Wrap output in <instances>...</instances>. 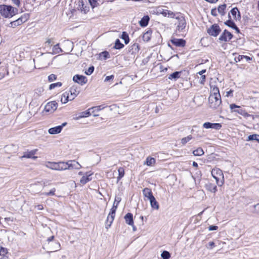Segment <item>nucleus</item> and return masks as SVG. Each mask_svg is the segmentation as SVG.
<instances>
[{
    "mask_svg": "<svg viewBox=\"0 0 259 259\" xmlns=\"http://www.w3.org/2000/svg\"><path fill=\"white\" fill-rule=\"evenodd\" d=\"M22 21L26 22L29 18V15L28 14H24L21 17Z\"/></svg>",
    "mask_w": 259,
    "mask_h": 259,
    "instance_id": "obj_56",
    "label": "nucleus"
},
{
    "mask_svg": "<svg viewBox=\"0 0 259 259\" xmlns=\"http://www.w3.org/2000/svg\"><path fill=\"white\" fill-rule=\"evenodd\" d=\"M218 228V227L215 225H211L208 227V230L209 231H214L217 230Z\"/></svg>",
    "mask_w": 259,
    "mask_h": 259,
    "instance_id": "obj_61",
    "label": "nucleus"
},
{
    "mask_svg": "<svg viewBox=\"0 0 259 259\" xmlns=\"http://www.w3.org/2000/svg\"><path fill=\"white\" fill-rule=\"evenodd\" d=\"M116 207H112L110 211V212L108 214L109 218H110L111 219V222H113L115 215V212H116Z\"/></svg>",
    "mask_w": 259,
    "mask_h": 259,
    "instance_id": "obj_37",
    "label": "nucleus"
},
{
    "mask_svg": "<svg viewBox=\"0 0 259 259\" xmlns=\"http://www.w3.org/2000/svg\"><path fill=\"white\" fill-rule=\"evenodd\" d=\"M17 11L11 6L0 5V14L5 18H11L14 16Z\"/></svg>",
    "mask_w": 259,
    "mask_h": 259,
    "instance_id": "obj_2",
    "label": "nucleus"
},
{
    "mask_svg": "<svg viewBox=\"0 0 259 259\" xmlns=\"http://www.w3.org/2000/svg\"><path fill=\"white\" fill-rule=\"evenodd\" d=\"M143 194L145 197L147 198L148 200L151 199L154 197L152 191L150 189L145 188L143 190Z\"/></svg>",
    "mask_w": 259,
    "mask_h": 259,
    "instance_id": "obj_18",
    "label": "nucleus"
},
{
    "mask_svg": "<svg viewBox=\"0 0 259 259\" xmlns=\"http://www.w3.org/2000/svg\"><path fill=\"white\" fill-rule=\"evenodd\" d=\"M80 93V88L76 85H73L70 87L68 92H65L63 94V97H66V99L63 101V99L61 98V102L62 103L65 104L68 101H72L77 97Z\"/></svg>",
    "mask_w": 259,
    "mask_h": 259,
    "instance_id": "obj_1",
    "label": "nucleus"
},
{
    "mask_svg": "<svg viewBox=\"0 0 259 259\" xmlns=\"http://www.w3.org/2000/svg\"><path fill=\"white\" fill-rule=\"evenodd\" d=\"M255 212L259 214V203L253 205Z\"/></svg>",
    "mask_w": 259,
    "mask_h": 259,
    "instance_id": "obj_59",
    "label": "nucleus"
},
{
    "mask_svg": "<svg viewBox=\"0 0 259 259\" xmlns=\"http://www.w3.org/2000/svg\"><path fill=\"white\" fill-rule=\"evenodd\" d=\"M62 46L66 52H70L73 48V43L69 40H65L63 42Z\"/></svg>",
    "mask_w": 259,
    "mask_h": 259,
    "instance_id": "obj_13",
    "label": "nucleus"
},
{
    "mask_svg": "<svg viewBox=\"0 0 259 259\" xmlns=\"http://www.w3.org/2000/svg\"><path fill=\"white\" fill-rule=\"evenodd\" d=\"M62 85V83L61 82H58L56 83H53L50 85L49 89L52 90L56 87H60Z\"/></svg>",
    "mask_w": 259,
    "mask_h": 259,
    "instance_id": "obj_45",
    "label": "nucleus"
},
{
    "mask_svg": "<svg viewBox=\"0 0 259 259\" xmlns=\"http://www.w3.org/2000/svg\"><path fill=\"white\" fill-rule=\"evenodd\" d=\"M37 151V149H35L31 150L30 151L25 152L24 153V155L21 157L22 158H32L33 159H35L37 158V157L35 156L34 155L35 154Z\"/></svg>",
    "mask_w": 259,
    "mask_h": 259,
    "instance_id": "obj_14",
    "label": "nucleus"
},
{
    "mask_svg": "<svg viewBox=\"0 0 259 259\" xmlns=\"http://www.w3.org/2000/svg\"><path fill=\"white\" fill-rule=\"evenodd\" d=\"M78 10H80L81 12H83L84 13H87L89 10V7L84 5L83 1H79L78 2Z\"/></svg>",
    "mask_w": 259,
    "mask_h": 259,
    "instance_id": "obj_24",
    "label": "nucleus"
},
{
    "mask_svg": "<svg viewBox=\"0 0 259 259\" xmlns=\"http://www.w3.org/2000/svg\"><path fill=\"white\" fill-rule=\"evenodd\" d=\"M204 187L205 189L210 192L215 193L217 191V187L214 184L208 182L205 184Z\"/></svg>",
    "mask_w": 259,
    "mask_h": 259,
    "instance_id": "obj_16",
    "label": "nucleus"
},
{
    "mask_svg": "<svg viewBox=\"0 0 259 259\" xmlns=\"http://www.w3.org/2000/svg\"><path fill=\"white\" fill-rule=\"evenodd\" d=\"M233 35L227 30L225 29L220 35L219 40L225 42L229 41L233 37Z\"/></svg>",
    "mask_w": 259,
    "mask_h": 259,
    "instance_id": "obj_8",
    "label": "nucleus"
},
{
    "mask_svg": "<svg viewBox=\"0 0 259 259\" xmlns=\"http://www.w3.org/2000/svg\"><path fill=\"white\" fill-rule=\"evenodd\" d=\"M101 56H102L104 59H107L110 58L109 53L107 51H104L100 54Z\"/></svg>",
    "mask_w": 259,
    "mask_h": 259,
    "instance_id": "obj_51",
    "label": "nucleus"
},
{
    "mask_svg": "<svg viewBox=\"0 0 259 259\" xmlns=\"http://www.w3.org/2000/svg\"><path fill=\"white\" fill-rule=\"evenodd\" d=\"M8 73V71L5 68H3L2 71H0V79L4 77L6 74Z\"/></svg>",
    "mask_w": 259,
    "mask_h": 259,
    "instance_id": "obj_50",
    "label": "nucleus"
},
{
    "mask_svg": "<svg viewBox=\"0 0 259 259\" xmlns=\"http://www.w3.org/2000/svg\"><path fill=\"white\" fill-rule=\"evenodd\" d=\"M139 50L140 48L139 44L135 43L130 47L129 52L131 53L132 54H134L138 53Z\"/></svg>",
    "mask_w": 259,
    "mask_h": 259,
    "instance_id": "obj_27",
    "label": "nucleus"
},
{
    "mask_svg": "<svg viewBox=\"0 0 259 259\" xmlns=\"http://www.w3.org/2000/svg\"><path fill=\"white\" fill-rule=\"evenodd\" d=\"M89 3L91 5V6L93 8H95V7L97 6L98 4V0H89Z\"/></svg>",
    "mask_w": 259,
    "mask_h": 259,
    "instance_id": "obj_54",
    "label": "nucleus"
},
{
    "mask_svg": "<svg viewBox=\"0 0 259 259\" xmlns=\"http://www.w3.org/2000/svg\"><path fill=\"white\" fill-rule=\"evenodd\" d=\"M152 31L151 29H149L147 31L144 32L143 34V39L144 41L148 42L150 40Z\"/></svg>",
    "mask_w": 259,
    "mask_h": 259,
    "instance_id": "obj_25",
    "label": "nucleus"
},
{
    "mask_svg": "<svg viewBox=\"0 0 259 259\" xmlns=\"http://www.w3.org/2000/svg\"><path fill=\"white\" fill-rule=\"evenodd\" d=\"M211 175L216 180L217 185L222 186L224 183V177L223 171L218 168H214L211 170Z\"/></svg>",
    "mask_w": 259,
    "mask_h": 259,
    "instance_id": "obj_3",
    "label": "nucleus"
},
{
    "mask_svg": "<svg viewBox=\"0 0 259 259\" xmlns=\"http://www.w3.org/2000/svg\"><path fill=\"white\" fill-rule=\"evenodd\" d=\"M7 252V249L0 246V255H4Z\"/></svg>",
    "mask_w": 259,
    "mask_h": 259,
    "instance_id": "obj_57",
    "label": "nucleus"
},
{
    "mask_svg": "<svg viewBox=\"0 0 259 259\" xmlns=\"http://www.w3.org/2000/svg\"><path fill=\"white\" fill-rule=\"evenodd\" d=\"M230 108L232 112H234L237 113L245 117H247L250 116V115L247 112H246L244 109L242 108L240 106L236 105L235 104H230Z\"/></svg>",
    "mask_w": 259,
    "mask_h": 259,
    "instance_id": "obj_5",
    "label": "nucleus"
},
{
    "mask_svg": "<svg viewBox=\"0 0 259 259\" xmlns=\"http://www.w3.org/2000/svg\"><path fill=\"white\" fill-rule=\"evenodd\" d=\"M227 6L225 4L220 5L218 8V12L222 16H224L225 15V10L226 9Z\"/></svg>",
    "mask_w": 259,
    "mask_h": 259,
    "instance_id": "obj_30",
    "label": "nucleus"
},
{
    "mask_svg": "<svg viewBox=\"0 0 259 259\" xmlns=\"http://www.w3.org/2000/svg\"><path fill=\"white\" fill-rule=\"evenodd\" d=\"M55 188L51 189L49 192H45L44 194L46 196H53L55 195Z\"/></svg>",
    "mask_w": 259,
    "mask_h": 259,
    "instance_id": "obj_52",
    "label": "nucleus"
},
{
    "mask_svg": "<svg viewBox=\"0 0 259 259\" xmlns=\"http://www.w3.org/2000/svg\"><path fill=\"white\" fill-rule=\"evenodd\" d=\"M62 130V126H57L49 129L48 133L51 135H55L60 133Z\"/></svg>",
    "mask_w": 259,
    "mask_h": 259,
    "instance_id": "obj_20",
    "label": "nucleus"
},
{
    "mask_svg": "<svg viewBox=\"0 0 259 259\" xmlns=\"http://www.w3.org/2000/svg\"><path fill=\"white\" fill-rule=\"evenodd\" d=\"M63 50L59 47V44H57L56 45H55L53 48V54H59L60 53L63 52Z\"/></svg>",
    "mask_w": 259,
    "mask_h": 259,
    "instance_id": "obj_38",
    "label": "nucleus"
},
{
    "mask_svg": "<svg viewBox=\"0 0 259 259\" xmlns=\"http://www.w3.org/2000/svg\"><path fill=\"white\" fill-rule=\"evenodd\" d=\"M217 12H218V10H217L216 8H213V9H211V14L213 16H217L218 15Z\"/></svg>",
    "mask_w": 259,
    "mask_h": 259,
    "instance_id": "obj_60",
    "label": "nucleus"
},
{
    "mask_svg": "<svg viewBox=\"0 0 259 259\" xmlns=\"http://www.w3.org/2000/svg\"><path fill=\"white\" fill-rule=\"evenodd\" d=\"M203 127L206 129H214L215 130H219L222 127V125L220 123H211L206 122L203 124Z\"/></svg>",
    "mask_w": 259,
    "mask_h": 259,
    "instance_id": "obj_10",
    "label": "nucleus"
},
{
    "mask_svg": "<svg viewBox=\"0 0 259 259\" xmlns=\"http://www.w3.org/2000/svg\"><path fill=\"white\" fill-rule=\"evenodd\" d=\"M208 101L210 107L213 109H217L222 103L221 95L209 96Z\"/></svg>",
    "mask_w": 259,
    "mask_h": 259,
    "instance_id": "obj_4",
    "label": "nucleus"
},
{
    "mask_svg": "<svg viewBox=\"0 0 259 259\" xmlns=\"http://www.w3.org/2000/svg\"><path fill=\"white\" fill-rule=\"evenodd\" d=\"M58 107V104L56 101H52L48 103L45 107V110L48 112H53L55 111Z\"/></svg>",
    "mask_w": 259,
    "mask_h": 259,
    "instance_id": "obj_11",
    "label": "nucleus"
},
{
    "mask_svg": "<svg viewBox=\"0 0 259 259\" xmlns=\"http://www.w3.org/2000/svg\"><path fill=\"white\" fill-rule=\"evenodd\" d=\"M10 25H11V27H13V28H14L17 26H19L18 24V23L16 22V21H14L11 22Z\"/></svg>",
    "mask_w": 259,
    "mask_h": 259,
    "instance_id": "obj_64",
    "label": "nucleus"
},
{
    "mask_svg": "<svg viewBox=\"0 0 259 259\" xmlns=\"http://www.w3.org/2000/svg\"><path fill=\"white\" fill-rule=\"evenodd\" d=\"M94 71V67L93 66H91L85 71V73L88 75H90L93 73Z\"/></svg>",
    "mask_w": 259,
    "mask_h": 259,
    "instance_id": "obj_48",
    "label": "nucleus"
},
{
    "mask_svg": "<svg viewBox=\"0 0 259 259\" xmlns=\"http://www.w3.org/2000/svg\"><path fill=\"white\" fill-rule=\"evenodd\" d=\"M113 78H114V75H110V76H107L105 78V81H109L110 80L113 79Z\"/></svg>",
    "mask_w": 259,
    "mask_h": 259,
    "instance_id": "obj_63",
    "label": "nucleus"
},
{
    "mask_svg": "<svg viewBox=\"0 0 259 259\" xmlns=\"http://www.w3.org/2000/svg\"><path fill=\"white\" fill-rule=\"evenodd\" d=\"M124 46V45L121 42L119 39H116L113 48L116 50H120L123 48Z\"/></svg>",
    "mask_w": 259,
    "mask_h": 259,
    "instance_id": "obj_34",
    "label": "nucleus"
},
{
    "mask_svg": "<svg viewBox=\"0 0 259 259\" xmlns=\"http://www.w3.org/2000/svg\"><path fill=\"white\" fill-rule=\"evenodd\" d=\"M90 110H89V109L87 111H85L81 112L79 113V114L80 115V117L84 118V117H87L90 116L91 115V113L90 112Z\"/></svg>",
    "mask_w": 259,
    "mask_h": 259,
    "instance_id": "obj_42",
    "label": "nucleus"
},
{
    "mask_svg": "<svg viewBox=\"0 0 259 259\" xmlns=\"http://www.w3.org/2000/svg\"><path fill=\"white\" fill-rule=\"evenodd\" d=\"M111 219L110 218H109V216H107V220H106V223L105 224V227L107 229H108L111 225L113 222H111Z\"/></svg>",
    "mask_w": 259,
    "mask_h": 259,
    "instance_id": "obj_49",
    "label": "nucleus"
},
{
    "mask_svg": "<svg viewBox=\"0 0 259 259\" xmlns=\"http://www.w3.org/2000/svg\"><path fill=\"white\" fill-rule=\"evenodd\" d=\"M170 42L172 45L178 47H184L186 45V40L182 38H172Z\"/></svg>",
    "mask_w": 259,
    "mask_h": 259,
    "instance_id": "obj_12",
    "label": "nucleus"
},
{
    "mask_svg": "<svg viewBox=\"0 0 259 259\" xmlns=\"http://www.w3.org/2000/svg\"><path fill=\"white\" fill-rule=\"evenodd\" d=\"M215 246V243L213 241L209 242L208 244L206 245V247L208 249H211Z\"/></svg>",
    "mask_w": 259,
    "mask_h": 259,
    "instance_id": "obj_55",
    "label": "nucleus"
},
{
    "mask_svg": "<svg viewBox=\"0 0 259 259\" xmlns=\"http://www.w3.org/2000/svg\"><path fill=\"white\" fill-rule=\"evenodd\" d=\"M47 167L53 170H59V162H48V165H47Z\"/></svg>",
    "mask_w": 259,
    "mask_h": 259,
    "instance_id": "obj_26",
    "label": "nucleus"
},
{
    "mask_svg": "<svg viewBox=\"0 0 259 259\" xmlns=\"http://www.w3.org/2000/svg\"><path fill=\"white\" fill-rule=\"evenodd\" d=\"M228 17L229 19L225 22V24L228 26V27L234 29L235 27H236V25L232 20H231L230 13H229L228 14Z\"/></svg>",
    "mask_w": 259,
    "mask_h": 259,
    "instance_id": "obj_32",
    "label": "nucleus"
},
{
    "mask_svg": "<svg viewBox=\"0 0 259 259\" xmlns=\"http://www.w3.org/2000/svg\"><path fill=\"white\" fill-rule=\"evenodd\" d=\"M150 201V203L151 206L152 208L155 209H158L159 208V206L158 202L156 201L155 198L154 197L152 198L151 199L149 200Z\"/></svg>",
    "mask_w": 259,
    "mask_h": 259,
    "instance_id": "obj_28",
    "label": "nucleus"
},
{
    "mask_svg": "<svg viewBox=\"0 0 259 259\" xmlns=\"http://www.w3.org/2000/svg\"><path fill=\"white\" fill-rule=\"evenodd\" d=\"M206 76L205 75H202L200 78V83L202 84H204L205 81Z\"/></svg>",
    "mask_w": 259,
    "mask_h": 259,
    "instance_id": "obj_62",
    "label": "nucleus"
},
{
    "mask_svg": "<svg viewBox=\"0 0 259 259\" xmlns=\"http://www.w3.org/2000/svg\"><path fill=\"white\" fill-rule=\"evenodd\" d=\"M182 74V71H175L169 75L168 79L176 81L178 78L181 77Z\"/></svg>",
    "mask_w": 259,
    "mask_h": 259,
    "instance_id": "obj_21",
    "label": "nucleus"
},
{
    "mask_svg": "<svg viewBox=\"0 0 259 259\" xmlns=\"http://www.w3.org/2000/svg\"><path fill=\"white\" fill-rule=\"evenodd\" d=\"M243 59H245L246 61H248L252 60V58L244 56V55H238L237 57H235L234 58V60L236 62H238L242 60H243Z\"/></svg>",
    "mask_w": 259,
    "mask_h": 259,
    "instance_id": "obj_29",
    "label": "nucleus"
},
{
    "mask_svg": "<svg viewBox=\"0 0 259 259\" xmlns=\"http://www.w3.org/2000/svg\"><path fill=\"white\" fill-rule=\"evenodd\" d=\"M72 79L74 82H76L81 85L85 84L88 81V79L85 76L79 74L75 75L73 77Z\"/></svg>",
    "mask_w": 259,
    "mask_h": 259,
    "instance_id": "obj_9",
    "label": "nucleus"
},
{
    "mask_svg": "<svg viewBox=\"0 0 259 259\" xmlns=\"http://www.w3.org/2000/svg\"><path fill=\"white\" fill-rule=\"evenodd\" d=\"M221 29L220 26L217 24H214L212 25L210 28H209L207 32L211 36L216 37L217 36L219 33L221 32Z\"/></svg>",
    "mask_w": 259,
    "mask_h": 259,
    "instance_id": "obj_7",
    "label": "nucleus"
},
{
    "mask_svg": "<svg viewBox=\"0 0 259 259\" xmlns=\"http://www.w3.org/2000/svg\"><path fill=\"white\" fill-rule=\"evenodd\" d=\"M230 13L233 16L234 19L236 20H240L241 19L240 13L237 7L233 8L231 11Z\"/></svg>",
    "mask_w": 259,
    "mask_h": 259,
    "instance_id": "obj_19",
    "label": "nucleus"
},
{
    "mask_svg": "<svg viewBox=\"0 0 259 259\" xmlns=\"http://www.w3.org/2000/svg\"><path fill=\"white\" fill-rule=\"evenodd\" d=\"M155 163V159L154 158L151 157H148L146 158V161L144 162V164H147L148 166H152Z\"/></svg>",
    "mask_w": 259,
    "mask_h": 259,
    "instance_id": "obj_36",
    "label": "nucleus"
},
{
    "mask_svg": "<svg viewBox=\"0 0 259 259\" xmlns=\"http://www.w3.org/2000/svg\"><path fill=\"white\" fill-rule=\"evenodd\" d=\"M204 153V152L203 151V150L201 147H199L193 151V154L195 156H201L203 155Z\"/></svg>",
    "mask_w": 259,
    "mask_h": 259,
    "instance_id": "obj_39",
    "label": "nucleus"
},
{
    "mask_svg": "<svg viewBox=\"0 0 259 259\" xmlns=\"http://www.w3.org/2000/svg\"><path fill=\"white\" fill-rule=\"evenodd\" d=\"M92 174H90L89 172H87L85 174L84 176H83L80 180V183L84 185L89 181L92 180V178L90 177L92 176Z\"/></svg>",
    "mask_w": 259,
    "mask_h": 259,
    "instance_id": "obj_17",
    "label": "nucleus"
},
{
    "mask_svg": "<svg viewBox=\"0 0 259 259\" xmlns=\"http://www.w3.org/2000/svg\"><path fill=\"white\" fill-rule=\"evenodd\" d=\"M150 18L148 15L144 16L139 21V24L141 27H146L148 25Z\"/></svg>",
    "mask_w": 259,
    "mask_h": 259,
    "instance_id": "obj_23",
    "label": "nucleus"
},
{
    "mask_svg": "<svg viewBox=\"0 0 259 259\" xmlns=\"http://www.w3.org/2000/svg\"><path fill=\"white\" fill-rule=\"evenodd\" d=\"M211 94L210 96H215V95H220L219 89L217 87H214L211 91Z\"/></svg>",
    "mask_w": 259,
    "mask_h": 259,
    "instance_id": "obj_43",
    "label": "nucleus"
},
{
    "mask_svg": "<svg viewBox=\"0 0 259 259\" xmlns=\"http://www.w3.org/2000/svg\"><path fill=\"white\" fill-rule=\"evenodd\" d=\"M121 198L119 197H116L112 207H116L117 209L119 203L121 201Z\"/></svg>",
    "mask_w": 259,
    "mask_h": 259,
    "instance_id": "obj_46",
    "label": "nucleus"
},
{
    "mask_svg": "<svg viewBox=\"0 0 259 259\" xmlns=\"http://www.w3.org/2000/svg\"><path fill=\"white\" fill-rule=\"evenodd\" d=\"M118 176L117 179V180H120L124 175V169L123 167H119L118 169Z\"/></svg>",
    "mask_w": 259,
    "mask_h": 259,
    "instance_id": "obj_41",
    "label": "nucleus"
},
{
    "mask_svg": "<svg viewBox=\"0 0 259 259\" xmlns=\"http://www.w3.org/2000/svg\"><path fill=\"white\" fill-rule=\"evenodd\" d=\"M59 170H64L68 169V161L67 162L60 161V162H59Z\"/></svg>",
    "mask_w": 259,
    "mask_h": 259,
    "instance_id": "obj_31",
    "label": "nucleus"
},
{
    "mask_svg": "<svg viewBox=\"0 0 259 259\" xmlns=\"http://www.w3.org/2000/svg\"><path fill=\"white\" fill-rule=\"evenodd\" d=\"M247 141H255L259 143V135L252 134L248 136Z\"/></svg>",
    "mask_w": 259,
    "mask_h": 259,
    "instance_id": "obj_35",
    "label": "nucleus"
},
{
    "mask_svg": "<svg viewBox=\"0 0 259 259\" xmlns=\"http://www.w3.org/2000/svg\"><path fill=\"white\" fill-rule=\"evenodd\" d=\"M161 256L163 259H169L170 257V254L168 251L164 250L161 253Z\"/></svg>",
    "mask_w": 259,
    "mask_h": 259,
    "instance_id": "obj_44",
    "label": "nucleus"
},
{
    "mask_svg": "<svg viewBox=\"0 0 259 259\" xmlns=\"http://www.w3.org/2000/svg\"><path fill=\"white\" fill-rule=\"evenodd\" d=\"M168 17H169V18H176V14H175L174 12L170 11H169L168 12H167V15Z\"/></svg>",
    "mask_w": 259,
    "mask_h": 259,
    "instance_id": "obj_58",
    "label": "nucleus"
},
{
    "mask_svg": "<svg viewBox=\"0 0 259 259\" xmlns=\"http://www.w3.org/2000/svg\"><path fill=\"white\" fill-rule=\"evenodd\" d=\"M57 79V76L55 74H51L48 76V80L49 82H52Z\"/></svg>",
    "mask_w": 259,
    "mask_h": 259,
    "instance_id": "obj_53",
    "label": "nucleus"
},
{
    "mask_svg": "<svg viewBox=\"0 0 259 259\" xmlns=\"http://www.w3.org/2000/svg\"><path fill=\"white\" fill-rule=\"evenodd\" d=\"M68 169H79L81 167V165L75 160H68Z\"/></svg>",
    "mask_w": 259,
    "mask_h": 259,
    "instance_id": "obj_15",
    "label": "nucleus"
},
{
    "mask_svg": "<svg viewBox=\"0 0 259 259\" xmlns=\"http://www.w3.org/2000/svg\"><path fill=\"white\" fill-rule=\"evenodd\" d=\"M125 222L128 225H133L134 224L133 215L132 213H126L124 217Z\"/></svg>",
    "mask_w": 259,
    "mask_h": 259,
    "instance_id": "obj_22",
    "label": "nucleus"
},
{
    "mask_svg": "<svg viewBox=\"0 0 259 259\" xmlns=\"http://www.w3.org/2000/svg\"><path fill=\"white\" fill-rule=\"evenodd\" d=\"M121 38L123 39L124 40V43L126 45L130 42V38L128 34L125 32L123 31L122 33Z\"/></svg>",
    "mask_w": 259,
    "mask_h": 259,
    "instance_id": "obj_40",
    "label": "nucleus"
},
{
    "mask_svg": "<svg viewBox=\"0 0 259 259\" xmlns=\"http://www.w3.org/2000/svg\"><path fill=\"white\" fill-rule=\"evenodd\" d=\"M105 106L104 105H101L99 106H95V107H93L91 108H89V110L97 109V112H98V111H99L103 109L104 108H105Z\"/></svg>",
    "mask_w": 259,
    "mask_h": 259,
    "instance_id": "obj_47",
    "label": "nucleus"
},
{
    "mask_svg": "<svg viewBox=\"0 0 259 259\" xmlns=\"http://www.w3.org/2000/svg\"><path fill=\"white\" fill-rule=\"evenodd\" d=\"M176 19L178 20V24L177 27V29L180 32L183 31L186 26V21L184 17L181 14H180L176 17Z\"/></svg>",
    "mask_w": 259,
    "mask_h": 259,
    "instance_id": "obj_6",
    "label": "nucleus"
},
{
    "mask_svg": "<svg viewBox=\"0 0 259 259\" xmlns=\"http://www.w3.org/2000/svg\"><path fill=\"white\" fill-rule=\"evenodd\" d=\"M192 139L193 136L191 135H188L186 137L183 138L181 140V143L183 146H184Z\"/></svg>",
    "mask_w": 259,
    "mask_h": 259,
    "instance_id": "obj_33",
    "label": "nucleus"
}]
</instances>
